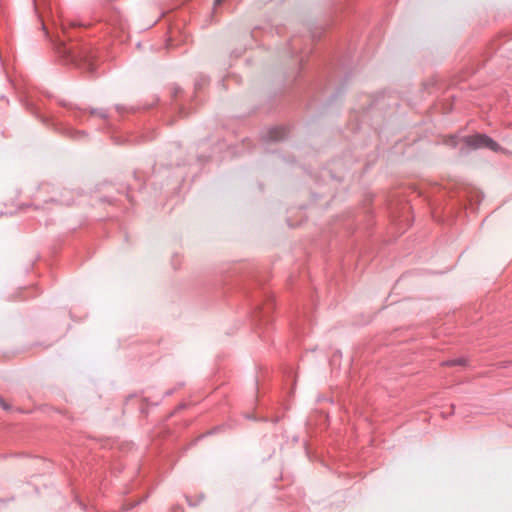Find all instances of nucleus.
I'll return each mask as SVG.
<instances>
[{
	"label": "nucleus",
	"mask_w": 512,
	"mask_h": 512,
	"mask_svg": "<svg viewBox=\"0 0 512 512\" xmlns=\"http://www.w3.org/2000/svg\"><path fill=\"white\" fill-rule=\"evenodd\" d=\"M466 363H467V359H465V358H457V359L448 360V361L443 362V364L446 366H455V365L464 366V365H466Z\"/></svg>",
	"instance_id": "4"
},
{
	"label": "nucleus",
	"mask_w": 512,
	"mask_h": 512,
	"mask_svg": "<svg viewBox=\"0 0 512 512\" xmlns=\"http://www.w3.org/2000/svg\"><path fill=\"white\" fill-rule=\"evenodd\" d=\"M68 133L71 135V137L77 138V139L84 136L83 131H76V130H73L72 128L68 129Z\"/></svg>",
	"instance_id": "7"
},
{
	"label": "nucleus",
	"mask_w": 512,
	"mask_h": 512,
	"mask_svg": "<svg viewBox=\"0 0 512 512\" xmlns=\"http://www.w3.org/2000/svg\"><path fill=\"white\" fill-rule=\"evenodd\" d=\"M91 115H97L100 118L105 119L107 117V112L104 109H93L90 111Z\"/></svg>",
	"instance_id": "5"
},
{
	"label": "nucleus",
	"mask_w": 512,
	"mask_h": 512,
	"mask_svg": "<svg viewBox=\"0 0 512 512\" xmlns=\"http://www.w3.org/2000/svg\"><path fill=\"white\" fill-rule=\"evenodd\" d=\"M52 21L56 29L55 35H50L45 24H42V27L45 30L46 35L51 39L54 49L58 55L67 63L75 64L88 73L94 74L96 64L93 52L85 46L78 44L69 45L66 42V38L69 40L71 39L68 34V30L70 28L84 26V24L78 21L68 20L60 9H57V21L54 18Z\"/></svg>",
	"instance_id": "1"
},
{
	"label": "nucleus",
	"mask_w": 512,
	"mask_h": 512,
	"mask_svg": "<svg viewBox=\"0 0 512 512\" xmlns=\"http://www.w3.org/2000/svg\"><path fill=\"white\" fill-rule=\"evenodd\" d=\"M119 29H120L121 31H123V30H124V24H123L122 22H120V23H119Z\"/></svg>",
	"instance_id": "13"
},
{
	"label": "nucleus",
	"mask_w": 512,
	"mask_h": 512,
	"mask_svg": "<svg viewBox=\"0 0 512 512\" xmlns=\"http://www.w3.org/2000/svg\"><path fill=\"white\" fill-rule=\"evenodd\" d=\"M176 109L178 110V113L181 117H184L188 114L182 105H177Z\"/></svg>",
	"instance_id": "9"
},
{
	"label": "nucleus",
	"mask_w": 512,
	"mask_h": 512,
	"mask_svg": "<svg viewBox=\"0 0 512 512\" xmlns=\"http://www.w3.org/2000/svg\"><path fill=\"white\" fill-rule=\"evenodd\" d=\"M81 114H82V111H80V110H77V111L73 112L74 118L78 119V120H81Z\"/></svg>",
	"instance_id": "10"
},
{
	"label": "nucleus",
	"mask_w": 512,
	"mask_h": 512,
	"mask_svg": "<svg viewBox=\"0 0 512 512\" xmlns=\"http://www.w3.org/2000/svg\"><path fill=\"white\" fill-rule=\"evenodd\" d=\"M287 136V130L284 127L270 128L264 135L263 140L266 142H277Z\"/></svg>",
	"instance_id": "3"
},
{
	"label": "nucleus",
	"mask_w": 512,
	"mask_h": 512,
	"mask_svg": "<svg viewBox=\"0 0 512 512\" xmlns=\"http://www.w3.org/2000/svg\"><path fill=\"white\" fill-rule=\"evenodd\" d=\"M171 94L174 100H177L182 94V89L179 86H174L171 88Z\"/></svg>",
	"instance_id": "6"
},
{
	"label": "nucleus",
	"mask_w": 512,
	"mask_h": 512,
	"mask_svg": "<svg viewBox=\"0 0 512 512\" xmlns=\"http://www.w3.org/2000/svg\"><path fill=\"white\" fill-rule=\"evenodd\" d=\"M61 203L66 204V205L70 204L69 201H64V200H62Z\"/></svg>",
	"instance_id": "14"
},
{
	"label": "nucleus",
	"mask_w": 512,
	"mask_h": 512,
	"mask_svg": "<svg viewBox=\"0 0 512 512\" xmlns=\"http://www.w3.org/2000/svg\"><path fill=\"white\" fill-rule=\"evenodd\" d=\"M0 405L4 408V409H8V406L3 402V400L0 399Z\"/></svg>",
	"instance_id": "12"
},
{
	"label": "nucleus",
	"mask_w": 512,
	"mask_h": 512,
	"mask_svg": "<svg viewBox=\"0 0 512 512\" xmlns=\"http://www.w3.org/2000/svg\"><path fill=\"white\" fill-rule=\"evenodd\" d=\"M223 2V0H214V8L218 5H220Z\"/></svg>",
	"instance_id": "11"
},
{
	"label": "nucleus",
	"mask_w": 512,
	"mask_h": 512,
	"mask_svg": "<svg viewBox=\"0 0 512 512\" xmlns=\"http://www.w3.org/2000/svg\"><path fill=\"white\" fill-rule=\"evenodd\" d=\"M465 143L468 147L473 149L488 148L493 152H498L501 150V146L491 137L485 134H475L465 137Z\"/></svg>",
	"instance_id": "2"
},
{
	"label": "nucleus",
	"mask_w": 512,
	"mask_h": 512,
	"mask_svg": "<svg viewBox=\"0 0 512 512\" xmlns=\"http://www.w3.org/2000/svg\"><path fill=\"white\" fill-rule=\"evenodd\" d=\"M204 496L201 494L199 495V498L196 502H193L189 496L186 497L187 502L190 506H196L198 503H200L203 500Z\"/></svg>",
	"instance_id": "8"
}]
</instances>
